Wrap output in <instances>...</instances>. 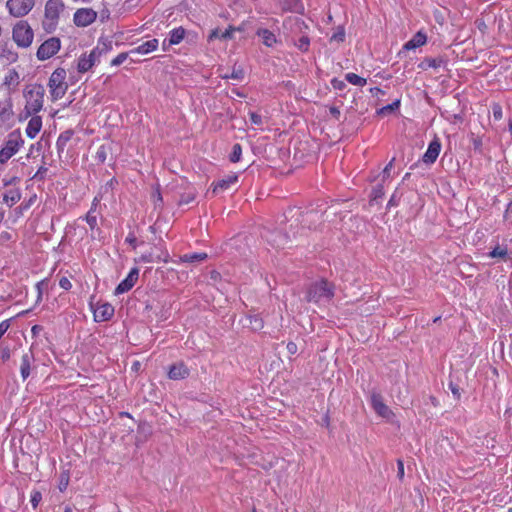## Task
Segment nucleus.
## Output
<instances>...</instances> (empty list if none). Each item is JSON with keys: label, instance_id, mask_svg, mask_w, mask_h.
Returning <instances> with one entry per match:
<instances>
[{"label": "nucleus", "instance_id": "obj_57", "mask_svg": "<svg viewBox=\"0 0 512 512\" xmlns=\"http://www.w3.org/2000/svg\"><path fill=\"white\" fill-rule=\"evenodd\" d=\"M168 42H169V38L168 37L163 40V42H162V49H163V51L169 50V48L173 45V44H170Z\"/></svg>", "mask_w": 512, "mask_h": 512}, {"label": "nucleus", "instance_id": "obj_58", "mask_svg": "<svg viewBox=\"0 0 512 512\" xmlns=\"http://www.w3.org/2000/svg\"><path fill=\"white\" fill-rule=\"evenodd\" d=\"M246 30V22L241 23L239 26H234V32H244Z\"/></svg>", "mask_w": 512, "mask_h": 512}, {"label": "nucleus", "instance_id": "obj_36", "mask_svg": "<svg viewBox=\"0 0 512 512\" xmlns=\"http://www.w3.org/2000/svg\"><path fill=\"white\" fill-rule=\"evenodd\" d=\"M132 54L130 53V51L128 52H122L120 54H118L112 61H111V65L112 66H119L121 65L123 62H125L127 60V58L129 56H131Z\"/></svg>", "mask_w": 512, "mask_h": 512}, {"label": "nucleus", "instance_id": "obj_53", "mask_svg": "<svg viewBox=\"0 0 512 512\" xmlns=\"http://www.w3.org/2000/svg\"><path fill=\"white\" fill-rule=\"evenodd\" d=\"M397 476L399 479H403L404 477V464L402 460L397 461Z\"/></svg>", "mask_w": 512, "mask_h": 512}, {"label": "nucleus", "instance_id": "obj_19", "mask_svg": "<svg viewBox=\"0 0 512 512\" xmlns=\"http://www.w3.org/2000/svg\"><path fill=\"white\" fill-rule=\"evenodd\" d=\"M159 46V41L158 39H151V40H148L142 44H140L139 46L133 48L130 50V53L132 55H146V54H149L153 51H155Z\"/></svg>", "mask_w": 512, "mask_h": 512}, {"label": "nucleus", "instance_id": "obj_34", "mask_svg": "<svg viewBox=\"0 0 512 512\" xmlns=\"http://www.w3.org/2000/svg\"><path fill=\"white\" fill-rule=\"evenodd\" d=\"M19 80V74L15 70H11L5 76L4 83L6 85H17Z\"/></svg>", "mask_w": 512, "mask_h": 512}, {"label": "nucleus", "instance_id": "obj_22", "mask_svg": "<svg viewBox=\"0 0 512 512\" xmlns=\"http://www.w3.org/2000/svg\"><path fill=\"white\" fill-rule=\"evenodd\" d=\"M427 42V36L422 31H418L408 42L403 46L405 50H414L423 46Z\"/></svg>", "mask_w": 512, "mask_h": 512}, {"label": "nucleus", "instance_id": "obj_4", "mask_svg": "<svg viewBox=\"0 0 512 512\" xmlns=\"http://www.w3.org/2000/svg\"><path fill=\"white\" fill-rule=\"evenodd\" d=\"M334 284L330 283L326 279H321L315 283H312L306 294L308 302L318 303L322 300H331L334 297Z\"/></svg>", "mask_w": 512, "mask_h": 512}, {"label": "nucleus", "instance_id": "obj_38", "mask_svg": "<svg viewBox=\"0 0 512 512\" xmlns=\"http://www.w3.org/2000/svg\"><path fill=\"white\" fill-rule=\"evenodd\" d=\"M135 232L138 236V244L139 245H142L146 242H150L153 240L147 234H145L142 229H140V226H136Z\"/></svg>", "mask_w": 512, "mask_h": 512}, {"label": "nucleus", "instance_id": "obj_61", "mask_svg": "<svg viewBox=\"0 0 512 512\" xmlns=\"http://www.w3.org/2000/svg\"><path fill=\"white\" fill-rule=\"evenodd\" d=\"M388 205L393 206L396 205V194H393L388 202Z\"/></svg>", "mask_w": 512, "mask_h": 512}, {"label": "nucleus", "instance_id": "obj_13", "mask_svg": "<svg viewBox=\"0 0 512 512\" xmlns=\"http://www.w3.org/2000/svg\"><path fill=\"white\" fill-rule=\"evenodd\" d=\"M370 403L375 413L382 418L389 419L393 415L391 409L384 403L383 397L380 393L372 392L370 396Z\"/></svg>", "mask_w": 512, "mask_h": 512}, {"label": "nucleus", "instance_id": "obj_45", "mask_svg": "<svg viewBox=\"0 0 512 512\" xmlns=\"http://www.w3.org/2000/svg\"><path fill=\"white\" fill-rule=\"evenodd\" d=\"M194 198H195V193L190 191V192H187L184 195H182L179 203L181 205L189 204L190 202H192L194 200Z\"/></svg>", "mask_w": 512, "mask_h": 512}, {"label": "nucleus", "instance_id": "obj_1", "mask_svg": "<svg viewBox=\"0 0 512 512\" xmlns=\"http://www.w3.org/2000/svg\"><path fill=\"white\" fill-rule=\"evenodd\" d=\"M25 107L23 110L25 118L37 114L43 108L45 89L41 84L29 85L24 90Z\"/></svg>", "mask_w": 512, "mask_h": 512}, {"label": "nucleus", "instance_id": "obj_54", "mask_svg": "<svg viewBox=\"0 0 512 512\" xmlns=\"http://www.w3.org/2000/svg\"><path fill=\"white\" fill-rule=\"evenodd\" d=\"M217 38L221 39V31L219 29H214L210 32V34L208 36V41L211 42Z\"/></svg>", "mask_w": 512, "mask_h": 512}, {"label": "nucleus", "instance_id": "obj_27", "mask_svg": "<svg viewBox=\"0 0 512 512\" xmlns=\"http://www.w3.org/2000/svg\"><path fill=\"white\" fill-rule=\"evenodd\" d=\"M168 253H166L165 258H162L161 256H154L153 253H145L142 254L140 257L135 258V263H153V262H160L164 261L167 262Z\"/></svg>", "mask_w": 512, "mask_h": 512}, {"label": "nucleus", "instance_id": "obj_47", "mask_svg": "<svg viewBox=\"0 0 512 512\" xmlns=\"http://www.w3.org/2000/svg\"><path fill=\"white\" fill-rule=\"evenodd\" d=\"M11 357V350L9 347H4L0 351V359L2 362L9 360Z\"/></svg>", "mask_w": 512, "mask_h": 512}, {"label": "nucleus", "instance_id": "obj_26", "mask_svg": "<svg viewBox=\"0 0 512 512\" xmlns=\"http://www.w3.org/2000/svg\"><path fill=\"white\" fill-rule=\"evenodd\" d=\"M186 31L183 27H177L172 29L169 34V42L170 44L177 45L179 44L185 37Z\"/></svg>", "mask_w": 512, "mask_h": 512}, {"label": "nucleus", "instance_id": "obj_14", "mask_svg": "<svg viewBox=\"0 0 512 512\" xmlns=\"http://www.w3.org/2000/svg\"><path fill=\"white\" fill-rule=\"evenodd\" d=\"M90 306L93 310V316L96 322H105L110 320L115 312L114 307L110 303H102L96 307L90 303Z\"/></svg>", "mask_w": 512, "mask_h": 512}, {"label": "nucleus", "instance_id": "obj_31", "mask_svg": "<svg viewBox=\"0 0 512 512\" xmlns=\"http://www.w3.org/2000/svg\"><path fill=\"white\" fill-rule=\"evenodd\" d=\"M508 250L506 247L496 246L492 251L489 252V257L491 258H501L505 259L507 257Z\"/></svg>", "mask_w": 512, "mask_h": 512}, {"label": "nucleus", "instance_id": "obj_46", "mask_svg": "<svg viewBox=\"0 0 512 512\" xmlns=\"http://www.w3.org/2000/svg\"><path fill=\"white\" fill-rule=\"evenodd\" d=\"M493 117L495 120H500L503 116L502 108L499 104H494L492 107Z\"/></svg>", "mask_w": 512, "mask_h": 512}, {"label": "nucleus", "instance_id": "obj_50", "mask_svg": "<svg viewBox=\"0 0 512 512\" xmlns=\"http://www.w3.org/2000/svg\"><path fill=\"white\" fill-rule=\"evenodd\" d=\"M59 286L64 290H70L72 288V283L67 277H62L59 280Z\"/></svg>", "mask_w": 512, "mask_h": 512}, {"label": "nucleus", "instance_id": "obj_60", "mask_svg": "<svg viewBox=\"0 0 512 512\" xmlns=\"http://www.w3.org/2000/svg\"><path fill=\"white\" fill-rule=\"evenodd\" d=\"M210 274H211L210 278L213 280H217L218 278H220V273L217 271H211Z\"/></svg>", "mask_w": 512, "mask_h": 512}, {"label": "nucleus", "instance_id": "obj_5", "mask_svg": "<svg viewBox=\"0 0 512 512\" xmlns=\"http://www.w3.org/2000/svg\"><path fill=\"white\" fill-rule=\"evenodd\" d=\"M66 70L64 68L55 69L49 77L48 88L51 101L55 102L66 94L68 84L66 82Z\"/></svg>", "mask_w": 512, "mask_h": 512}, {"label": "nucleus", "instance_id": "obj_41", "mask_svg": "<svg viewBox=\"0 0 512 512\" xmlns=\"http://www.w3.org/2000/svg\"><path fill=\"white\" fill-rule=\"evenodd\" d=\"M125 242L132 246L133 248H136L138 244V236L135 232V230H132L129 232L127 237L125 238Z\"/></svg>", "mask_w": 512, "mask_h": 512}, {"label": "nucleus", "instance_id": "obj_11", "mask_svg": "<svg viewBox=\"0 0 512 512\" xmlns=\"http://www.w3.org/2000/svg\"><path fill=\"white\" fill-rule=\"evenodd\" d=\"M270 227L265 226L264 231L261 233L262 237L266 239L267 242L271 243L272 246L280 247L287 242V236L282 234V232L276 226Z\"/></svg>", "mask_w": 512, "mask_h": 512}, {"label": "nucleus", "instance_id": "obj_9", "mask_svg": "<svg viewBox=\"0 0 512 512\" xmlns=\"http://www.w3.org/2000/svg\"><path fill=\"white\" fill-rule=\"evenodd\" d=\"M61 48V41L57 37H51L45 40L38 48L36 57L40 61H45L53 57Z\"/></svg>", "mask_w": 512, "mask_h": 512}, {"label": "nucleus", "instance_id": "obj_12", "mask_svg": "<svg viewBox=\"0 0 512 512\" xmlns=\"http://www.w3.org/2000/svg\"><path fill=\"white\" fill-rule=\"evenodd\" d=\"M139 278V269L133 267L125 279H123L115 288L114 294L121 295L133 288Z\"/></svg>", "mask_w": 512, "mask_h": 512}, {"label": "nucleus", "instance_id": "obj_43", "mask_svg": "<svg viewBox=\"0 0 512 512\" xmlns=\"http://www.w3.org/2000/svg\"><path fill=\"white\" fill-rule=\"evenodd\" d=\"M244 77V71L240 68H234L230 75H225L224 78H231L236 80H242Z\"/></svg>", "mask_w": 512, "mask_h": 512}, {"label": "nucleus", "instance_id": "obj_55", "mask_svg": "<svg viewBox=\"0 0 512 512\" xmlns=\"http://www.w3.org/2000/svg\"><path fill=\"white\" fill-rule=\"evenodd\" d=\"M87 221L89 224H95L97 222V217L94 214V210L91 209L87 214Z\"/></svg>", "mask_w": 512, "mask_h": 512}, {"label": "nucleus", "instance_id": "obj_16", "mask_svg": "<svg viewBox=\"0 0 512 512\" xmlns=\"http://www.w3.org/2000/svg\"><path fill=\"white\" fill-rule=\"evenodd\" d=\"M34 362L35 357L31 349L23 353L20 363V374L23 380H26L31 375Z\"/></svg>", "mask_w": 512, "mask_h": 512}, {"label": "nucleus", "instance_id": "obj_6", "mask_svg": "<svg viewBox=\"0 0 512 512\" xmlns=\"http://www.w3.org/2000/svg\"><path fill=\"white\" fill-rule=\"evenodd\" d=\"M24 145V139L19 129L13 130L7 136V139L0 149V163L5 164L12 158Z\"/></svg>", "mask_w": 512, "mask_h": 512}, {"label": "nucleus", "instance_id": "obj_17", "mask_svg": "<svg viewBox=\"0 0 512 512\" xmlns=\"http://www.w3.org/2000/svg\"><path fill=\"white\" fill-rule=\"evenodd\" d=\"M237 181H238L237 175H229V176L219 180L218 182L214 183L212 189L208 190L206 195H207V197L210 194L216 195V194L228 189L229 187L234 185Z\"/></svg>", "mask_w": 512, "mask_h": 512}, {"label": "nucleus", "instance_id": "obj_24", "mask_svg": "<svg viewBox=\"0 0 512 512\" xmlns=\"http://www.w3.org/2000/svg\"><path fill=\"white\" fill-rule=\"evenodd\" d=\"M284 219L281 220V223L283 222H302V221H308L309 219H306L303 217L302 213L300 212L299 208H290L284 213Z\"/></svg>", "mask_w": 512, "mask_h": 512}, {"label": "nucleus", "instance_id": "obj_32", "mask_svg": "<svg viewBox=\"0 0 512 512\" xmlns=\"http://www.w3.org/2000/svg\"><path fill=\"white\" fill-rule=\"evenodd\" d=\"M69 480H70V474H69V471H63L61 474H60V477H59V484H58V488L61 492H64L68 485H69Z\"/></svg>", "mask_w": 512, "mask_h": 512}, {"label": "nucleus", "instance_id": "obj_42", "mask_svg": "<svg viewBox=\"0 0 512 512\" xmlns=\"http://www.w3.org/2000/svg\"><path fill=\"white\" fill-rule=\"evenodd\" d=\"M41 500H42V493L38 490H33L31 492V496H30V502H31L33 508H37V506L39 505Z\"/></svg>", "mask_w": 512, "mask_h": 512}, {"label": "nucleus", "instance_id": "obj_62", "mask_svg": "<svg viewBox=\"0 0 512 512\" xmlns=\"http://www.w3.org/2000/svg\"><path fill=\"white\" fill-rule=\"evenodd\" d=\"M330 112H331V114H332V115H334V116H338V115L340 114V111H339L337 108H335V107H332V108L330 109Z\"/></svg>", "mask_w": 512, "mask_h": 512}, {"label": "nucleus", "instance_id": "obj_28", "mask_svg": "<svg viewBox=\"0 0 512 512\" xmlns=\"http://www.w3.org/2000/svg\"><path fill=\"white\" fill-rule=\"evenodd\" d=\"M246 319L249 321L248 327L252 331H260L264 327L263 319L258 314H249Z\"/></svg>", "mask_w": 512, "mask_h": 512}, {"label": "nucleus", "instance_id": "obj_21", "mask_svg": "<svg viewBox=\"0 0 512 512\" xmlns=\"http://www.w3.org/2000/svg\"><path fill=\"white\" fill-rule=\"evenodd\" d=\"M42 128V119L40 116H33L28 121L25 133L30 139H34Z\"/></svg>", "mask_w": 512, "mask_h": 512}, {"label": "nucleus", "instance_id": "obj_63", "mask_svg": "<svg viewBox=\"0 0 512 512\" xmlns=\"http://www.w3.org/2000/svg\"><path fill=\"white\" fill-rule=\"evenodd\" d=\"M147 232H149L150 234L154 235L155 232H156V227L153 226V225H150L147 229Z\"/></svg>", "mask_w": 512, "mask_h": 512}, {"label": "nucleus", "instance_id": "obj_3", "mask_svg": "<svg viewBox=\"0 0 512 512\" xmlns=\"http://www.w3.org/2000/svg\"><path fill=\"white\" fill-rule=\"evenodd\" d=\"M65 9L64 2L62 0H48L44 8V19L42 21L43 29L52 33L56 30L60 15Z\"/></svg>", "mask_w": 512, "mask_h": 512}, {"label": "nucleus", "instance_id": "obj_2", "mask_svg": "<svg viewBox=\"0 0 512 512\" xmlns=\"http://www.w3.org/2000/svg\"><path fill=\"white\" fill-rule=\"evenodd\" d=\"M111 49V42H98L97 46L94 47L89 52V54H82L78 58L77 71L79 73L88 72L93 66L100 63L101 57L108 53Z\"/></svg>", "mask_w": 512, "mask_h": 512}, {"label": "nucleus", "instance_id": "obj_10", "mask_svg": "<svg viewBox=\"0 0 512 512\" xmlns=\"http://www.w3.org/2000/svg\"><path fill=\"white\" fill-rule=\"evenodd\" d=\"M97 18V12L92 8L77 9L73 16L74 24L78 27H87Z\"/></svg>", "mask_w": 512, "mask_h": 512}, {"label": "nucleus", "instance_id": "obj_64", "mask_svg": "<svg viewBox=\"0 0 512 512\" xmlns=\"http://www.w3.org/2000/svg\"><path fill=\"white\" fill-rule=\"evenodd\" d=\"M393 166V160H391L384 169V173H387Z\"/></svg>", "mask_w": 512, "mask_h": 512}, {"label": "nucleus", "instance_id": "obj_33", "mask_svg": "<svg viewBox=\"0 0 512 512\" xmlns=\"http://www.w3.org/2000/svg\"><path fill=\"white\" fill-rule=\"evenodd\" d=\"M345 40V30L343 27H338L336 31L331 35L330 42H343Z\"/></svg>", "mask_w": 512, "mask_h": 512}, {"label": "nucleus", "instance_id": "obj_48", "mask_svg": "<svg viewBox=\"0 0 512 512\" xmlns=\"http://www.w3.org/2000/svg\"><path fill=\"white\" fill-rule=\"evenodd\" d=\"M449 389L451 390L453 396L456 398V399H460L461 397V393H460V388L457 384L453 383L452 381L449 383Z\"/></svg>", "mask_w": 512, "mask_h": 512}, {"label": "nucleus", "instance_id": "obj_25", "mask_svg": "<svg viewBox=\"0 0 512 512\" xmlns=\"http://www.w3.org/2000/svg\"><path fill=\"white\" fill-rule=\"evenodd\" d=\"M21 199V192L19 189H10L3 195V201L8 206H13Z\"/></svg>", "mask_w": 512, "mask_h": 512}, {"label": "nucleus", "instance_id": "obj_30", "mask_svg": "<svg viewBox=\"0 0 512 512\" xmlns=\"http://www.w3.org/2000/svg\"><path fill=\"white\" fill-rule=\"evenodd\" d=\"M384 195V189H383V186L378 184L376 185L372 192H371V195H370V202L373 204V203H378V201L383 197Z\"/></svg>", "mask_w": 512, "mask_h": 512}, {"label": "nucleus", "instance_id": "obj_56", "mask_svg": "<svg viewBox=\"0 0 512 512\" xmlns=\"http://www.w3.org/2000/svg\"><path fill=\"white\" fill-rule=\"evenodd\" d=\"M41 331H43V327L41 325H34L31 328V332L34 336L38 335Z\"/></svg>", "mask_w": 512, "mask_h": 512}, {"label": "nucleus", "instance_id": "obj_59", "mask_svg": "<svg viewBox=\"0 0 512 512\" xmlns=\"http://www.w3.org/2000/svg\"><path fill=\"white\" fill-rule=\"evenodd\" d=\"M41 283H37L36 284V287H37V290H38V297H37V301H40L42 299V290H41V287H40Z\"/></svg>", "mask_w": 512, "mask_h": 512}, {"label": "nucleus", "instance_id": "obj_49", "mask_svg": "<svg viewBox=\"0 0 512 512\" xmlns=\"http://www.w3.org/2000/svg\"><path fill=\"white\" fill-rule=\"evenodd\" d=\"M234 34V26H229L225 31L221 32V39H232Z\"/></svg>", "mask_w": 512, "mask_h": 512}, {"label": "nucleus", "instance_id": "obj_20", "mask_svg": "<svg viewBox=\"0 0 512 512\" xmlns=\"http://www.w3.org/2000/svg\"><path fill=\"white\" fill-rule=\"evenodd\" d=\"M256 34L266 47H274L279 42L277 36L266 28H259Z\"/></svg>", "mask_w": 512, "mask_h": 512}, {"label": "nucleus", "instance_id": "obj_51", "mask_svg": "<svg viewBox=\"0 0 512 512\" xmlns=\"http://www.w3.org/2000/svg\"><path fill=\"white\" fill-rule=\"evenodd\" d=\"M70 139V134L68 132L63 133L59 136L57 145L58 147L65 145V143Z\"/></svg>", "mask_w": 512, "mask_h": 512}, {"label": "nucleus", "instance_id": "obj_23", "mask_svg": "<svg viewBox=\"0 0 512 512\" xmlns=\"http://www.w3.org/2000/svg\"><path fill=\"white\" fill-rule=\"evenodd\" d=\"M207 258H208V255L205 252H193V253L181 255L179 257V262L195 264V263L203 262Z\"/></svg>", "mask_w": 512, "mask_h": 512}, {"label": "nucleus", "instance_id": "obj_15", "mask_svg": "<svg viewBox=\"0 0 512 512\" xmlns=\"http://www.w3.org/2000/svg\"><path fill=\"white\" fill-rule=\"evenodd\" d=\"M190 370L183 361L176 362L169 367L168 377L171 380H182L189 376Z\"/></svg>", "mask_w": 512, "mask_h": 512}, {"label": "nucleus", "instance_id": "obj_7", "mask_svg": "<svg viewBox=\"0 0 512 512\" xmlns=\"http://www.w3.org/2000/svg\"><path fill=\"white\" fill-rule=\"evenodd\" d=\"M12 39L19 48H28L33 43L34 31L27 21H18L12 29Z\"/></svg>", "mask_w": 512, "mask_h": 512}, {"label": "nucleus", "instance_id": "obj_39", "mask_svg": "<svg viewBox=\"0 0 512 512\" xmlns=\"http://www.w3.org/2000/svg\"><path fill=\"white\" fill-rule=\"evenodd\" d=\"M1 56L5 57L7 61L11 63L15 62L18 58L17 53L12 51L11 49H8L7 47L3 48Z\"/></svg>", "mask_w": 512, "mask_h": 512}, {"label": "nucleus", "instance_id": "obj_8", "mask_svg": "<svg viewBox=\"0 0 512 512\" xmlns=\"http://www.w3.org/2000/svg\"><path fill=\"white\" fill-rule=\"evenodd\" d=\"M35 5V0H8L6 8L9 14L15 18L24 17L30 13Z\"/></svg>", "mask_w": 512, "mask_h": 512}, {"label": "nucleus", "instance_id": "obj_18", "mask_svg": "<svg viewBox=\"0 0 512 512\" xmlns=\"http://www.w3.org/2000/svg\"><path fill=\"white\" fill-rule=\"evenodd\" d=\"M441 151V143L438 138L432 140L426 152L423 155V162L426 164H432L436 161Z\"/></svg>", "mask_w": 512, "mask_h": 512}, {"label": "nucleus", "instance_id": "obj_44", "mask_svg": "<svg viewBox=\"0 0 512 512\" xmlns=\"http://www.w3.org/2000/svg\"><path fill=\"white\" fill-rule=\"evenodd\" d=\"M250 121L253 125L261 126L263 124V118L256 112H249Z\"/></svg>", "mask_w": 512, "mask_h": 512}, {"label": "nucleus", "instance_id": "obj_52", "mask_svg": "<svg viewBox=\"0 0 512 512\" xmlns=\"http://www.w3.org/2000/svg\"><path fill=\"white\" fill-rule=\"evenodd\" d=\"M286 348H287L288 353L291 354V355L296 354L297 351H298L297 344L292 342V341L287 343Z\"/></svg>", "mask_w": 512, "mask_h": 512}, {"label": "nucleus", "instance_id": "obj_35", "mask_svg": "<svg viewBox=\"0 0 512 512\" xmlns=\"http://www.w3.org/2000/svg\"><path fill=\"white\" fill-rule=\"evenodd\" d=\"M241 155H242V148H241V145L240 144H234L233 148H232V153L230 155V160L231 162H239L240 159H241Z\"/></svg>", "mask_w": 512, "mask_h": 512}, {"label": "nucleus", "instance_id": "obj_37", "mask_svg": "<svg viewBox=\"0 0 512 512\" xmlns=\"http://www.w3.org/2000/svg\"><path fill=\"white\" fill-rule=\"evenodd\" d=\"M296 47L301 50L302 52H306L309 49L310 46V40L307 36H302L297 42Z\"/></svg>", "mask_w": 512, "mask_h": 512}, {"label": "nucleus", "instance_id": "obj_29", "mask_svg": "<svg viewBox=\"0 0 512 512\" xmlns=\"http://www.w3.org/2000/svg\"><path fill=\"white\" fill-rule=\"evenodd\" d=\"M345 79L352 85L363 87L366 85L367 81L365 78L360 77L355 73H347L345 75Z\"/></svg>", "mask_w": 512, "mask_h": 512}, {"label": "nucleus", "instance_id": "obj_40", "mask_svg": "<svg viewBox=\"0 0 512 512\" xmlns=\"http://www.w3.org/2000/svg\"><path fill=\"white\" fill-rule=\"evenodd\" d=\"M400 106V100H395L393 103L389 104V105H386L384 107H382L380 110H379V114H387V113H390L396 109H398Z\"/></svg>", "mask_w": 512, "mask_h": 512}]
</instances>
